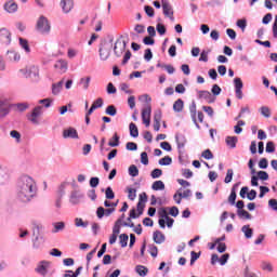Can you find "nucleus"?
<instances>
[{"mask_svg": "<svg viewBox=\"0 0 277 277\" xmlns=\"http://www.w3.org/2000/svg\"><path fill=\"white\" fill-rule=\"evenodd\" d=\"M15 196L16 200L23 205L31 202V199L38 196V183H36V180L31 175L22 174L17 179Z\"/></svg>", "mask_w": 277, "mask_h": 277, "instance_id": "obj_1", "label": "nucleus"}, {"mask_svg": "<svg viewBox=\"0 0 277 277\" xmlns=\"http://www.w3.org/2000/svg\"><path fill=\"white\" fill-rule=\"evenodd\" d=\"M40 230H42V224L38 222L32 223V249L34 250H42L44 248V236L40 234Z\"/></svg>", "mask_w": 277, "mask_h": 277, "instance_id": "obj_2", "label": "nucleus"}, {"mask_svg": "<svg viewBox=\"0 0 277 277\" xmlns=\"http://www.w3.org/2000/svg\"><path fill=\"white\" fill-rule=\"evenodd\" d=\"M36 29L43 36L51 34V23H49V18H47L44 15H41L37 21Z\"/></svg>", "mask_w": 277, "mask_h": 277, "instance_id": "obj_3", "label": "nucleus"}, {"mask_svg": "<svg viewBox=\"0 0 277 277\" xmlns=\"http://www.w3.org/2000/svg\"><path fill=\"white\" fill-rule=\"evenodd\" d=\"M98 53L100 60L102 62H107V60H109V56L111 55V43H108L107 41L101 43L98 48Z\"/></svg>", "mask_w": 277, "mask_h": 277, "instance_id": "obj_4", "label": "nucleus"}, {"mask_svg": "<svg viewBox=\"0 0 277 277\" xmlns=\"http://www.w3.org/2000/svg\"><path fill=\"white\" fill-rule=\"evenodd\" d=\"M21 72L25 77H29L30 79H34L35 81H37L40 75V69L38 68V66L30 65V66H27L25 69H21Z\"/></svg>", "mask_w": 277, "mask_h": 277, "instance_id": "obj_5", "label": "nucleus"}, {"mask_svg": "<svg viewBox=\"0 0 277 277\" xmlns=\"http://www.w3.org/2000/svg\"><path fill=\"white\" fill-rule=\"evenodd\" d=\"M40 116H42V106H36L31 114L27 115V120H29L31 124H40V120L38 119Z\"/></svg>", "mask_w": 277, "mask_h": 277, "instance_id": "obj_6", "label": "nucleus"}, {"mask_svg": "<svg viewBox=\"0 0 277 277\" xmlns=\"http://www.w3.org/2000/svg\"><path fill=\"white\" fill-rule=\"evenodd\" d=\"M162 3V13L167 18H170L174 23V9L170 4L169 0H161Z\"/></svg>", "mask_w": 277, "mask_h": 277, "instance_id": "obj_7", "label": "nucleus"}, {"mask_svg": "<svg viewBox=\"0 0 277 277\" xmlns=\"http://www.w3.org/2000/svg\"><path fill=\"white\" fill-rule=\"evenodd\" d=\"M127 49V41L122 39H117L114 45V53L116 57H122V53H124Z\"/></svg>", "mask_w": 277, "mask_h": 277, "instance_id": "obj_8", "label": "nucleus"}, {"mask_svg": "<svg viewBox=\"0 0 277 277\" xmlns=\"http://www.w3.org/2000/svg\"><path fill=\"white\" fill-rule=\"evenodd\" d=\"M51 267V262L49 261H41L38 266L35 268V272L40 276L47 277L49 274V268Z\"/></svg>", "mask_w": 277, "mask_h": 277, "instance_id": "obj_9", "label": "nucleus"}, {"mask_svg": "<svg viewBox=\"0 0 277 277\" xmlns=\"http://www.w3.org/2000/svg\"><path fill=\"white\" fill-rule=\"evenodd\" d=\"M182 189L183 188H180L173 196V200H175L176 205H181V200H183V198H192V189H186L183 193L181 192Z\"/></svg>", "mask_w": 277, "mask_h": 277, "instance_id": "obj_10", "label": "nucleus"}, {"mask_svg": "<svg viewBox=\"0 0 277 277\" xmlns=\"http://www.w3.org/2000/svg\"><path fill=\"white\" fill-rule=\"evenodd\" d=\"M0 40L3 44L10 45L12 44V32L8 28L0 29Z\"/></svg>", "mask_w": 277, "mask_h": 277, "instance_id": "obj_11", "label": "nucleus"}, {"mask_svg": "<svg viewBox=\"0 0 277 277\" xmlns=\"http://www.w3.org/2000/svg\"><path fill=\"white\" fill-rule=\"evenodd\" d=\"M10 102L8 100L0 98V118H5L10 114Z\"/></svg>", "mask_w": 277, "mask_h": 277, "instance_id": "obj_12", "label": "nucleus"}, {"mask_svg": "<svg viewBox=\"0 0 277 277\" xmlns=\"http://www.w3.org/2000/svg\"><path fill=\"white\" fill-rule=\"evenodd\" d=\"M114 211H116V208H108L105 209L103 207H98L96 210V215L98 217V220H103V217H109V215H111V213H114Z\"/></svg>", "mask_w": 277, "mask_h": 277, "instance_id": "obj_13", "label": "nucleus"}, {"mask_svg": "<svg viewBox=\"0 0 277 277\" xmlns=\"http://www.w3.org/2000/svg\"><path fill=\"white\" fill-rule=\"evenodd\" d=\"M63 137L65 140H79V133H77V129L75 128H67L63 131Z\"/></svg>", "mask_w": 277, "mask_h": 277, "instance_id": "obj_14", "label": "nucleus"}, {"mask_svg": "<svg viewBox=\"0 0 277 277\" xmlns=\"http://www.w3.org/2000/svg\"><path fill=\"white\" fill-rule=\"evenodd\" d=\"M54 68L61 72V75H64L68 70V61L66 60H58L54 64Z\"/></svg>", "mask_w": 277, "mask_h": 277, "instance_id": "obj_15", "label": "nucleus"}, {"mask_svg": "<svg viewBox=\"0 0 277 277\" xmlns=\"http://www.w3.org/2000/svg\"><path fill=\"white\" fill-rule=\"evenodd\" d=\"M151 111H153V109L150 108V106H146L142 110V120H143V123L145 124V127H150V114H151Z\"/></svg>", "mask_w": 277, "mask_h": 277, "instance_id": "obj_16", "label": "nucleus"}, {"mask_svg": "<svg viewBox=\"0 0 277 277\" xmlns=\"http://www.w3.org/2000/svg\"><path fill=\"white\" fill-rule=\"evenodd\" d=\"M82 198L83 194L81 193V190H72L69 196V202L71 205H79Z\"/></svg>", "mask_w": 277, "mask_h": 277, "instance_id": "obj_17", "label": "nucleus"}, {"mask_svg": "<svg viewBox=\"0 0 277 277\" xmlns=\"http://www.w3.org/2000/svg\"><path fill=\"white\" fill-rule=\"evenodd\" d=\"M198 98H201L209 104L215 103V96H213L209 91H198Z\"/></svg>", "mask_w": 277, "mask_h": 277, "instance_id": "obj_18", "label": "nucleus"}, {"mask_svg": "<svg viewBox=\"0 0 277 277\" xmlns=\"http://www.w3.org/2000/svg\"><path fill=\"white\" fill-rule=\"evenodd\" d=\"M61 8H62L64 14H68L72 10V8H75V1H72V0H62L61 1Z\"/></svg>", "mask_w": 277, "mask_h": 277, "instance_id": "obj_19", "label": "nucleus"}, {"mask_svg": "<svg viewBox=\"0 0 277 277\" xmlns=\"http://www.w3.org/2000/svg\"><path fill=\"white\" fill-rule=\"evenodd\" d=\"M158 215H159L158 224L160 228H166V219L170 217L168 215V211L166 210V208L160 209L158 212Z\"/></svg>", "mask_w": 277, "mask_h": 277, "instance_id": "obj_20", "label": "nucleus"}, {"mask_svg": "<svg viewBox=\"0 0 277 277\" xmlns=\"http://www.w3.org/2000/svg\"><path fill=\"white\" fill-rule=\"evenodd\" d=\"M4 10L9 14H14V12H16L18 10V4L16 2H14L13 0H10L6 3H4Z\"/></svg>", "mask_w": 277, "mask_h": 277, "instance_id": "obj_21", "label": "nucleus"}, {"mask_svg": "<svg viewBox=\"0 0 277 277\" xmlns=\"http://www.w3.org/2000/svg\"><path fill=\"white\" fill-rule=\"evenodd\" d=\"M98 107H103V98H101V97H98L97 100H95L93 102L92 106L87 111V116H92V114H94V110L98 109Z\"/></svg>", "mask_w": 277, "mask_h": 277, "instance_id": "obj_22", "label": "nucleus"}, {"mask_svg": "<svg viewBox=\"0 0 277 277\" xmlns=\"http://www.w3.org/2000/svg\"><path fill=\"white\" fill-rule=\"evenodd\" d=\"M175 142L177 144L179 150H181V148H185V144H187V137H185V134H176Z\"/></svg>", "mask_w": 277, "mask_h": 277, "instance_id": "obj_23", "label": "nucleus"}, {"mask_svg": "<svg viewBox=\"0 0 277 277\" xmlns=\"http://www.w3.org/2000/svg\"><path fill=\"white\" fill-rule=\"evenodd\" d=\"M190 118L197 129H200V124H198V120L196 119V102H193L189 106Z\"/></svg>", "mask_w": 277, "mask_h": 277, "instance_id": "obj_24", "label": "nucleus"}, {"mask_svg": "<svg viewBox=\"0 0 277 277\" xmlns=\"http://www.w3.org/2000/svg\"><path fill=\"white\" fill-rule=\"evenodd\" d=\"M8 55V60H10V62H21V54H18V52L14 51V50H9L6 52Z\"/></svg>", "mask_w": 277, "mask_h": 277, "instance_id": "obj_25", "label": "nucleus"}, {"mask_svg": "<svg viewBox=\"0 0 277 277\" xmlns=\"http://www.w3.org/2000/svg\"><path fill=\"white\" fill-rule=\"evenodd\" d=\"M153 237H154L155 243L161 245L163 243V241H166V235H163V233H161L160 230L154 232Z\"/></svg>", "mask_w": 277, "mask_h": 277, "instance_id": "obj_26", "label": "nucleus"}, {"mask_svg": "<svg viewBox=\"0 0 277 277\" xmlns=\"http://www.w3.org/2000/svg\"><path fill=\"white\" fill-rule=\"evenodd\" d=\"M62 88H64V80L53 83L52 84V94L54 96H57V94H60V92H62Z\"/></svg>", "mask_w": 277, "mask_h": 277, "instance_id": "obj_27", "label": "nucleus"}, {"mask_svg": "<svg viewBox=\"0 0 277 277\" xmlns=\"http://www.w3.org/2000/svg\"><path fill=\"white\" fill-rule=\"evenodd\" d=\"M225 142L230 148H237V142H239V138L237 136H227Z\"/></svg>", "mask_w": 277, "mask_h": 277, "instance_id": "obj_28", "label": "nucleus"}, {"mask_svg": "<svg viewBox=\"0 0 277 277\" xmlns=\"http://www.w3.org/2000/svg\"><path fill=\"white\" fill-rule=\"evenodd\" d=\"M108 146H110L111 148H116V147L120 146V136L118 135V133H115L113 135V137L108 142Z\"/></svg>", "mask_w": 277, "mask_h": 277, "instance_id": "obj_29", "label": "nucleus"}, {"mask_svg": "<svg viewBox=\"0 0 277 277\" xmlns=\"http://www.w3.org/2000/svg\"><path fill=\"white\" fill-rule=\"evenodd\" d=\"M122 226H128L129 228H133V230H134V233H136V235L142 234V224H138L137 226H135L134 223L123 222Z\"/></svg>", "mask_w": 277, "mask_h": 277, "instance_id": "obj_30", "label": "nucleus"}, {"mask_svg": "<svg viewBox=\"0 0 277 277\" xmlns=\"http://www.w3.org/2000/svg\"><path fill=\"white\" fill-rule=\"evenodd\" d=\"M151 189H154V192H162V189H166V184L161 180L156 181L153 183Z\"/></svg>", "mask_w": 277, "mask_h": 277, "instance_id": "obj_31", "label": "nucleus"}, {"mask_svg": "<svg viewBox=\"0 0 277 277\" xmlns=\"http://www.w3.org/2000/svg\"><path fill=\"white\" fill-rule=\"evenodd\" d=\"M184 105L185 104H184L183 100L179 98L173 104V110L176 111L177 114H181V111H183Z\"/></svg>", "mask_w": 277, "mask_h": 277, "instance_id": "obj_32", "label": "nucleus"}, {"mask_svg": "<svg viewBox=\"0 0 277 277\" xmlns=\"http://www.w3.org/2000/svg\"><path fill=\"white\" fill-rule=\"evenodd\" d=\"M241 230L245 233V237L247 239H252V235H254V230L250 228V225L242 226Z\"/></svg>", "mask_w": 277, "mask_h": 277, "instance_id": "obj_33", "label": "nucleus"}, {"mask_svg": "<svg viewBox=\"0 0 277 277\" xmlns=\"http://www.w3.org/2000/svg\"><path fill=\"white\" fill-rule=\"evenodd\" d=\"M8 181H10V175L8 172H5V170L0 168V185H5Z\"/></svg>", "mask_w": 277, "mask_h": 277, "instance_id": "obj_34", "label": "nucleus"}, {"mask_svg": "<svg viewBox=\"0 0 277 277\" xmlns=\"http://www.w3.org/2000/svg\"><path fill=\"white\" fill-rule=\"evenodd\" d=\"M129 129L131 137H138L140 130H137V126L135 123L131 122Z\"/></svg>", "mask_w": 277, "mask_h": 277, "instance_id": "obj_35", "label": "nucleus"}, {"mask_svg": "<svg viewBox=\"0 0 277 277\" xmlns=\"http://www.w3.org/2000/svg\"><path fill=\"white\" fill-rule=\"evenodd\" d=\"M19 45L24 49L25 53H31V48H29V41L27 39L19 38Z\"/></svg>", "mask_w": 277, "mask_h": 277, "instance_id": "obj_36", "label": "nucleus"}, {"mask_svg": "<svg viewBox=\"0 0 277 277\" xmlns=\"http://www.w3.org/2000/svg\"><path fill=\"white\" fill-rule=\"evenodd\" d=\"M260 114L261 116H263L264 118H272V110L269 109V107L267 106H262L260 108Z\"/></svg>", "mask_w": 277, "mask_h": 277, "instance_id": "obj_37", "label": "nucleus"}, {"mask_svg": "<svg viewBox=\"0 0 277 277\" xmlns=\"http://www.w3.org/2000/svg\"><path fill=\"white\" fill-rule=\"evenodd\" d=\"M119 243H120L121 248H127V246L129 243V235L121 234L119 236Z\"/></svg>", "mask_w": 277, "mask_h": 277, "instance_id": "obj_38", "label": "nucleus"}, {"mask_svg": "<svg viewBox=\"0 0 277 277\" xmlns=\"http://www.w3.org/2000/svg\"><path fill=\"white\" fill-rule=\"evenodd\" d=\"M90 81H92V77H85L80 79V85H82L83 90H88L90 88Z\"/></svg>", "mask_w": 277, "mask_h": 277, "instance_id": "obj_39", "label": "nucleus"}, {"mask_svg": "<svg viewBox=\"0 0 277 277\" xmlns=\"http://www.w3.org/2000/svg\"><path fill=\"white\" fill-rule=\"evenodd\" d=\"M128 172L130 176H140V169L135 164L130 166Z\"/></svg>", "mask_w": 277, "mask_h": 277, "instance_id": "obj_40", "label": "nucleus"}, {"mask_svg": "<svg viewBox=\"0 0 277 277\" xmlns=\"http://www.w3.org/2000/svg\"><path fill=\"white\" fill-rule=\"evenodd\" d=\"M238 217H245V220H252V214L246 210H237Z\"/></svg>", "mask_w": 277, "mask_h": 277, "instance_id": "obj_41", "label": "nucleus"}, {"mask_svg": "<svg viewBox=\"0 0 277 277\" xmlns=\"http://www.w3.org/2000/svg\"><path fill=\"white\" fill-rule=\"evenodd\" d=\"M120 226H122V219H118L113 227V235H120Z\"/></svg>", "mask_w": 277, "mask_h": 277, "instance_id": "obj_42", "label": "nucleus"}, {"mask_svg": "<svg viewBox=\"0 0 277 277\" xmlns=\"http://www.w3.org/2000/svg\"><path fill=\"white\" fill-rule=\"evenodd\" d=\"M105 114L107 116H116V114H118V109H116L115 105H108L105 109Z\"/></svg>", "mask_w": 277, "mask_h": 277, "instance_id": "obj_43", "label": "nucleus"}, {"mask_svg": "<svg viewBox=\"0 0 277 277\" xmlns=\"http://www.w3.org/2000/svg\"><path fill=\"white\" fill-rule=\"evenodd\" d=\"M241 127H246V121L243 120H239L237 126L234 127V131L237 135H239L240 133H242L243 129Z\"/></svg>", "mask_w": 277, "mask_h": 277, "instance_id": "obj_44", "label": "nucleus"}, {"mask_svg": "<svg viewBox=\"0 0 277 277\" xmlns=\"http://www.w3.org/2000/svg\"><path fill=\"white\" fill-rule=\"evenodd\" d=\"M66 187H68V183H62L58 187V198H64L66 196Z\"/></svg>", "mask_w": 277, "mask_h": 277, "instance_id": "obj_45", "label": "nucleus"}, {"mask_svg": "<svg viewBox=\"0 0 277 277\" xmlns=\"http://www.w3.org/2000/svg\"><path fill=\"white\" fill-rule=\"evenodd\" d=\"M158 163H159V166H171L172 164V157L166 156V157L161 158L158 161Z\"/></svg>", "mask_w": 277, "mask_h": 277, "instance_id": "obj_46", "label": "nucleus"}, {"mask_svg": "<svg viewBox=\"0 0 277 277\" xmlns=\"http://www.w3.org/2000/svg\"><path fill=\"white\" fill-rule=\"evenodd\" d=\"M75 226H77V228H88V222H83V219L76 217Z\"/></svg>", "mask_w": 277, "mask_h": 277, "instance_id": "obj_47", "label": "nucleus"}, {"mask_svg": "<svg viewBox=\"0 0 277 277\" xmlns=\"http://www.w3.org/2000/svg\"><path fill=\"white\" fill-rule=\"evenodd\" d=\"M136 273L138 274V276L144 277L148 274V268H146V266L137 265L136 266Z\"/></svg>", "mask_w": 277, "mask_h": 277, "instance_id": "obj_48", "label": "nucleus"}, {"mask_svg": "<svg viewBox=\"0 0 277 277\" xmlns=\"http://www.w3.org/2000/svg\"><path fill=\"white\" fill-rule=\"evenodd\" d=\"M209 53H211V50H202L199 62H209Z\"/></svg>", "mask_w": 277, "mask_h": 277, "instance_id": "obj_49", "label": "nucleus"}, {"mask_svg": "<svg viewBox=\"0 0 277 277\" xmlns=\"http://www.w3.org/2000/svg\"><path fill=\"white\" fill-rule=\"evenodd\" d=\"M105 196H106L107 200H114L116 198V194L109 186L106 188Z\"/></svg>", "mask_w": 277, "mask_h": 277, "instance_id": "obj_50", "label": "nucleus"}, {"mask_svg": "<svg viewBox=\"0 0 277 277\" xmlns=\"http://www.w3.org/2000/svg\"><path fill=\"white\" fill-rule=\"evenodd\" d=\"M39 105H43V107H45V109H49V107H51V104L53 103V100L51 98H43V100H39Z\"/></svg>", "mask_w": 277, "mask_h": 277, "instance_id": "obj_51", "label": "nucleus"}, {"mask_svg": "<svg viewBox=\"0 0 277 277\" xmlns=\"http://www.w3.org/2000/svg\"><path fill=\"white\" fill-rule=\"evenodd\" d=\"M234 88L235 90H243V81H241V78L234 79Z\"/></svg>", "mask_w": 277, "mask_h": 277, "instance_id": "obj_52", "label": "nucleus"}, {"mask_svg": "<svg viewBox=\"0 0 277 277\" xmlns=\"http://www.w3.org/2000/svg\"><path fill=\"white\" fill-rule=\"evenodd\" d=\"M128 198L129 200H135V198H137V190L134 188H128Z\"/></svg>", "mask_w": 277, "mask_h": 277, "instance_id": "obj_53", "label": "nucleus"}, {"mask_svg": "<svg viewBox=\"0 0 277 277\" xmlns=\"http://www.w3.org/2000/svg\"><path fill=\"white\" fill-rule=\"evenodd\" d=\"M201 157L203 159L211 160L213 159V153L211 151V149H206L201 153Z\"/></svg>", "mask_w": 277, "mask_h": 277, "instance_id": "obj_54", "label": "nucleus"}, {"mask_svg": "<svg viewBox=\"0 0 277 277\" xmlns=\"http://www.w3.org/2000/svg\"><path fill=\"white\" fill-rule=\"evenodd\" d=\"M163 171L161 169H154L150 173L151 179H159L162 176Z\"/></svg>", "mask_w": 277, "mask_h": 277, "instance_id": "obj_55", "label": "nucleus"}, {"mask_svg": "<svg viewBox=\"0 0 277 277\" xmlns=\"http://www.w3.org/2000/svg\"><path fill=\"white\" fill-rule=\"evenodd\" d=\"M144 10H145V14H147V16H149V18H153V16H155V9H153V6L145 5Z\"/></svg>", "mask_w": 277, "mask_h": 277, "instance_id": "obj_56", "label": "nucleus"}, {"mask_svg": "<svg viewBox=\"0 0 277 277\" xmlns=\"http://www.w3.org/2000/svg\"><path fill=\"white\" fill-rule=\"evenodd\" d=\"M54 233H60V230H64L66 228V224L64 222H57L54 224Z\"/></svg>", "mask_w": 277, "mask_h": 277, "instance_id": "obj_57", "label": "nucleus"}, {"mask_svg": "<svg viewBox=\"0 0 277 277\" xmlns=\"http://www.w3.org/2000/svg\"><path fill=\"white\" fill-rule=\"evenodd\" d=\"M106 92H107V94H116V92H118V90L116 89L114 83L109 82L107 84Z\"/></svg>", "mask_w": 277, "mask_h": 277, "instance_id": "obj_58", "label": "nucleus"}, {"mask_svg": "<svg viewBox=\"0 0 277 277\" xmlns=\"http://www.w3.org/2000/svg\"><path fill=\"white\" fill-rule=\"evenodd\" d=\"M11 137H13L15 140V142H17V144H19L21 142V133L16 130H13L10 132Z\"/></svg>", "mask_w": 277, "mask_h": 277, "instance_id": "obj_59", "label": "nucleus"}, {"mask_svg": "<svg viewBox=\"0 0 277 277\" xmlns=\"http://www.w3.org/2000/svg\"><path fill=\"white\" fill-rule=\"evenodd\" d=\"M233 175H234L233 169H228L224 183H230L233 181Z\"/></svg>", "mask_w": 277, "mask_h": 277, "instance_id": "obj_60", "label": "nucleus"}, {"mask_svg": "<svg viewBox=\"0 0 277 277\" xmlns=\"http://www.w3.org/2000/svg\"><path fill=\"white\" fill-rule=\"evenodd\" d=\"M144 60L145 62H150V60H153V51L150 49L145 50Z\"/></svg>", "mask_w": 277, "mask_h": 277, "instance_id": "obj_61", "label": "nucleus"}, {"mask_svg": "<svg viewBox=\"0 0 277 277\" xmlns=\"http://www.w3.org/2000/svg\"><path fill=\"white\" fill-rule=\"evenodd\" d=\"M266 153H276V146L274 145V142H267Z\"/></svg>", "mask_w": 277, "mask_h": 277, "instance_id": "obj_62", "label": "nucleus"}, {"mask_svg": "<svg viewBox=\"0 0 277 277\" xmlns=\"http://www.w3.org/2000/svg\"><path fill=\"white\" fill-rule=\"evenodd\" d=\"M89 183L90 187H98V183H101V180L98 177H91Z\"/></svg>", "mask_w": 277, "mask_h": 277, "instance_id": "obj_63", "label": "nucleus"}, {"mask_svg": "<svg viewBox=\"0 0 277 277\" xmlns=\"http://www.w3.org/2000/svg\"><path fill=\"white\" fill-rule=\"evenodd\" d=\"M268 207L273 209V211H277V200L276 199H269L268 200Z\"/></svg>", "mask_w": 277, "mask_h": 277, "instance_id": "obj_64", "label": "nucleus"}]
</instances>
